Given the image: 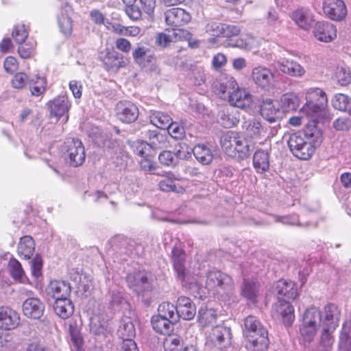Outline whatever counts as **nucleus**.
Here are the masks:
<instances>
[{
  "instance_id": "e2e57ef3",
  "label": "nucleus",
  "mask_w": 351,
  "mask_h": 351,
  "mask_svg": "<svg viewBox=\"0 0 351 351\" xmlns=\"http://www.w3.org/2000/svg\"><path fill=\"white\" fill-rule=\"evenodd\" d=\"M223 24L217 22H211L207 24L206 27V32L212 36H222L223 30Z\"/></svg>"
},
{
  "instance_id": "a19ab883",
  "label": "nucleus",
  "mask_w": 351,
  "mask_h": 351,
  "mask_svg": "<svg viewBox=\"0 0 351 351\" xmlns=\"http://www.w3.org/2000/svg\"><path fill=\"white\" fill-rule=\"evenodd\" d=\"M198 321L203 326L214 324L217 318L216 311L206 306H202L198 311Z\"/></svg>"
},
{
  "instance_id": "8fccbe9b",
  "label": "nucleus",
  "mask_w": 351,
  "mask_h": 351,
  "mask_svg": "<svg viewBox=\"0 0 351 351\" xmlns=\"http://www.w3.org/2000/svg\"><path fill=\"white\" fill-rule=\"evenodd\" d=\"M335 330H330L328 328H322L318 348L332 351V347L334 342L332 333Z\"/></svg>"
},
{
  "instance_id": "bb28decb",
  "label": "nucleus",
  "mask_w": 351,
  "mask_h": 351,
  "mask_svg": "<svg viewBox=\"0 0 351 351\" xmlns=\"http://www.w3.org/2000/svg\"><path fill=\"white\" fill-rule=\"evenodd\" d=\"M324 110L319 109L314 101L306 103L300 110V114L305 115L306 118L309 119L307 124L309 126L315 127V124L318 122L319 118L322 116Z\"/></svg>"
},
{
  "instance_id": "a211bd4d",
  "label": "nucleus",
  "mask_w": 351,
  "mask_h": 351,
  "mask_svg": "<svg viewBox=\"0 0 351 351\" xmlns=\"http://www.w3.org/2000/svg\"><path fill=\"white\" fill-rule=\"evenodd\" d=\"M322 313V327L335 330L339 324L340 311L333 304L326 305Z\"/></svg>"
},
{
  "instance_id": "09e8293b",
  "label": "nucleus",
  "mask_w": 351,
  "mask_h": 351,
  "mask_svg": "<svg viewBox=\"0 0 351 351\" xmlns=\"http://www.w3.org/2000/svg\"><path fill=\"white\" fill-rule=\"evenodd\" d=\"M158 186L160 190L165 192L172 191L182 193L184 191V188L180 185H177L171 176H167L160 180Z\"/></svg>"
},
{
  "instance_id": "338daca9",
  "label": "nucleus",
  "mask_w": 351,
  "mask_h": 351,
  "mask_svg": "<svg viewBox=\"0 0 351 351\" xmlns=\"http://www.w3.org/2000/svg\"><path fill=\"white\" fill-rule=\"evenodd\" d=\"M267 23L272 27H278L280 25V20L277 11L274 8H270L267 12Z\"/></svg>"
},
{
  "instance_id": "bf43d9fd",
  "label": "nucleus",
  "mask_w": 351,
  "mask_h": 351,
  "mask_svg": "<svg viewBox=\"0 0 351 351\" xmlns=\"http://www.w3.org/2000/svg\"><path fill=\"white\" fill-rule=\"evenodd\" d=\"M108 324L106 322L100 321L99 316L93 315L90 319V328L96 334L103 333L106 330Z\"/></svg>"
},
{
  "instance_id": "ddd939ff",
  "label": "nucleus",
  "mask_w": 351,
  "mask_h": 351,
  "mask_svg": "<svg viewBox=\"0 0 351 351\" xmlns=\"http://www.w3.org/2000/svg\"><path fill=\"white\" fill-rule=\"evenodd\" d=\"M100 59L108 71H117L127 64V60L123 56L114 50L107 49L105 52H101Z\"/></svg>"
},
{
  "instance_id": "0e129e2a",
  "label": "nucleus",
  "mask_w": 351,
  "mask_h": 351,
  "mask_svg": "<svg viewBox=\"0 0 351 351\" xmlns=\"http://www.w3.org/2000/svg\"><path fill=\"white\" fill-rule=\"evenodd\" d=\"M30 263L32 274L34 278H38L42 274L43 262L41 257L37 255L30 261Z\"/></svg>"
},
{
  "instance_id": "4d7b16f0",
  "label": "nucleus",
  "mask_w": 351,
  "mask_h": 351,
  "mask_svg": "<svg viewBox=\"0 0 351 351\" xmlns=\"http://www.w3.org/2000/svg\"><path fill=\"white\" fill-rule=\"evenodd\" d=\"M29 78L25 73H16L12 80V86L14 88L21 89L29 83Z\"/></svg>"
},
{
  "instance_id": "e433bc0d",
  "label": "nucleus",
  "mask_w": 351,
  "mask_h": 351,
  "mask_svg": "<svg viewBox=\"0 0 351 351\" xmlns=\"http://www.w3.org/2000/svg\"><path fill=\"white\" fill-rule=\"evenodd\" d=\"M332 105L335 109L346 112L351 116V99L346 95H335L332 99Z\"/></svg>"
},
{
  "instance_id": "423d86ee",
  "label": "nucleus",
  "mask_w": 351,
  "mask_h": 351,
  "mask_svg": "<svg viewBox=\"0 0 351 351\" xmlns=\"http://www.w3.org/2000/svg\"><path fill=\"white\" fill-rule=\"evenodd\" d=\"M251 79L257 87L266 91L273 90L276 84L274 72L264 66H258L253 68Z\"/></svg>"
},
{
  "instance_id": "4468645a",
  "label": "nucleus",
  "mask_w": 351,
  "mask_h": 351,
  "mask_svg": "<svg viewBox=\"0 0 351 351\" xmlns=\"http://www.w3.org/2000/svg\"><path fill=\"white\" fill-rule=\"evenodd\" d=\"M247 341V346L254 351H264L269 345L268 332L266 328H261L245 335Z\"/></svg>"
},
{
  "instance_id": "603ef678",
  "label": "nucleus",
  "mask_w": 351,
  "mask_h": 351,
  "mask_svg": "<svg viewBox=\"0 0 351 351\" xmlns=\"http://www.w3.org/2000/svg\"><path fill=\"white\" fill-rule=\"evenodd\" d=\"M165 351H180L182 348V341L180 337L169 336L164 341Z\"/></svg>"
},
{
  "instance_id": "412c9836",
  "label": "nucleus",
  "mask_w": 351,
  "mask_h": 351,
  "mask_svg": "<svg viewBox=\"0 0 351 351\" xmlns=\"http://www.w3.org/2000/svg\"><path fill=\"white\" fill-rule=\"evenodd\" d=\"M278 69L283 73L293 77H301L305 74V69L293 60L282 58L277 62Z\"/></svg>"
},
{
  "instance_id": "79ce46f5",
  "label": "nucleus",
  "mask_w": 351,
  "mask_h": 351,
  "mask_svg": "<svg viewBox=\"0 0 351 351\" xmlns=\"http://www.w3.org/2000/svg\"><path fill=\"white\" fill-rule=\"evenodd\" d=\"M150 121L157 128L165 130L169 126L172 119L167 113L156 111L150 115Z\"/></svg>"
},
{
  "instance_id": "f8f14e48",
  "label": "nucleus",
  "mask_w": 351,
  "mask_h": 351,
  "mask_svg": "<svg viewBox=\"0 0 351 351\" xmlns=\"http://www.w3.org/2000/svg\"><path fill=\"white\" fill-rule=\"evenodd\" d=\"M116 112L118 119L125 123L134 122L139 114L137 106L128 101H119L117 104Z\"/></svg>"
},
{
  "instance_id": "69168bd1",
  "label": "nucleus",
  "mask_w": 351,
  "mask_h": 351,
  "mask_svg": "<svg viewBox=\"0 0 351 351\" xmlns=\"http://www.w3.org/2000/svg\"><path fill=\"white\" fill-rule=\"evenodd\" d=\"M13 348L11 335L0 332V350L10 351Z\"/></svg>"
},
{
  "instance_id": "58836bf2",
  "label": "nucleus",
  "mask_w": 351,
  "mask_h": 351,
  "mask_svg": "<svg viewBox=\"0 0 351 351\" xmlns=\"http://www.w3.org/2000/svg\"><path fill=\"white\" fill-rule=\"evenodd\" d=\"M306 97L310 99H315V104H317L319 109L324 110L327 106L328 99L324 91L319 88H310L306 91Z\"/></svg>"
},
{
  "instance_id": "49530a36",
  "label": "nucleus",
  "mask_w": 351,
  "mask_h": 351,
  "mask_svg": "<svg viewBox=\"0 0 351 351\" xmlns=\"http://www.w3.org/2000/svg\"><path fill=\"white\" fill-rule=\"evenodd\" d=\"M132 56L138 64H143L145 60L150 63L155 62V57L149 54L148 50L144 47H136L132 52Z\"/></svg>"
},
{
  "instance_id": "c9c22d12",
  "label": "nucleus",
  "mask_w": 351,
  "mask_h": 351,
  "mask_svg": "<svg viewBox=\"0 0 351 351\" xmlns=\"http://www.w3.org/2000/svg\"><path fill=\"white\" fill-rule=\"evenodd\" d=\"M173 253V262L175 270L178 276L180 279H184L186 276V269L184 267L185 254L180 250L174 249Z\"/></svg>"
},
{
  "instance_id": "39448f33",
  "label": "nucleus",
  "mask_w": 351,
  "mask_h": 351,
  "mask_svg": "<svg viewBox=\"0 0 351 351\" xmlns=\"http://www.w3.org/2000/svg\"><path fill=\"white\" fill-rule=\"evenodd\" d=\"M64 281H51L47 287L48 295L55 300L53 304L55 313L60 318L66 319V292Z\"/></svg>"
},
{
  "instance_id": "473e14b6",
  "label": "nucleus",
  "mask_w": 351,
  "mask_h": 351,
  "mask_svg": "<svg viewBox=\"0 0 351 351\" xmlns=\"http://www.w3.org/2000/svg\"><path fill=\"white\" fill-rule=\"evenodd\" d=\"M193 154L198 162L203 165H208L213 159L210 149L204 144H198L193 149Z\"/></svg>"
},
{
  "instance_id": "0eeeda50",
  "label": "nucleus",
  "mask_w": 351,
  "mask_h": 351,
  "mask_svg": "<svg viewBox=\"0 0 351 351\" xmlns=\"http://www.w3.org/2000/svg\"><path fill=\"white\" fill-rule=\"evenodd\" d=\"M242 134L249 141L256 142L267 134V126L260 119L251 118L243 121L241 125Z\"/></svg>"
},
{
  "instance_id": "4c0bfd02",
  "label": "nucleus",
  "mask_w": 351,
  "mask_h": 351,
  "mask_svg": "<svg viewBox=\"0 0 351 351\" xmlns=\"http://www.w3.org/2000/svg\"><path fill=\"white\" fill-rule=\"evenodd\" d=\"M218 121L224 128H231L239 123L238 117L228 108H223L218 114Z\"/></svg>"
},
{
  "instance_id": "4be33fe9",
  "label": "nucleus",
  "mask_w": 351,
  "mask_h": 351,
  "mask_svg": "<svg viewBox=\"0 0 351 351\" xmlns=\"http://www.w3.org/2000/svg\"><path fill=\"white\" fill-rule=\"evenodd\" d=\"M45 305L36 298L26 299L23 304V314L29 318L39 319L43 315Z\"/></svg>"
},
{
  "instance_id": "f03ea898",
  "label": "nucleus",
  "mask_w": 351,
  "mask_h": 351,
  "mask_svg": "<svg viewBox=\"0 0 351 351\" xmlns=\"http://www.w3.org/2000/svg\"><path fill=\"white\" fill-rule=\"evenodd\" d=\"M256 142L247 140L234 132H228L221 138V145L226 154L232 157L244 159L254 149Z\"/></svg>"
},
{
  "instance_id": "3c124183",
  "label": "nucleus",
  "mask_w": 351,
  "mask_h": 351,
  "mask_svg": "<svg viewBox=\"0 0 351 351\" xmlns=\"http://www.w3.org/2000/svg\"><path fill=\"white\" fill-rule=\"evenodd\" d=\"M281 104L283 110L290 111L295 110L298 106V97L293 93H286L281 98Z\"/></svg>"
},
{
  "instance_id": "f3484780",
  "label": "nucleus",
  "mask_w": 351,
  "mask_h": 351,
  "mask_svg": "<svg viewBox=\"0 0 351 351\" xmlns=\"http://www.w3.org/2000/svg\"><path fill=\"white\" fill-rule=\"evenodd\" d=\"M67 154L69 155L70 165L73 167L80 166L85 160L84 147L78 139L73 138L71 141H67Z\"/></svg>"
},
{
  "instance_id": "a18cd8bd",
  "label": "nucleus",
  "mask_w": 351,
  "mask_h": 351,
  "mask_svg": "<svg viewBox=\"0 0 351 351\" xmlns=\"http://www.w3.org/2000/svg\"><path fill=\"white\" fill-rule=\"evenodd\" d=\"M118 335L123 340H130L134 337L136 332L133 323L129 320H123L118 329Z\"/></svg>"
},
{
  "instance_id": "a878e982",
  "label": "nucleus",
  "mask_w": 351,
  "mask_h": 351,
  "mask_svg": "<svg viewBox=\"0 0 351 351\" xmlns=\"http://www.w3.org/2000/svg\"><path fill=\"white\" fill-rule=\"evenodd\" d=\"M228 99L232 106L240 108L248 107L252 102V97L249 92L240 87L232 92Z\"/></svg>"
},
{
  "instance_id": "de8ad7c7",
  "label": "nucleus",
  "mask_w": 351,
  "mask_h": 351,
  "mask_svg": "<svg viewBox=\"0 0 351 351\" xmlns=\"http://www.w3.org/2000/svg\"><path fill=\"white\" fill-rule=\"evenodd\" d=\"M334 78L341 86H346L351 82V73L350 69L346 66H337Z\"/></svg>"
},
{
  "instance_id": "1a4fd4ad",
  "label": "nucleus",
  "mask_w": 351,
  "mask_h": 351,
  "mask_svg": "<svg viewBox=\"0 0 351 351\" xmlns=\"http://www.w3.org/2000/svg\"><path fill=\"white\" fill-rule=\"evenodd\" d=\"M271 314L276 319H282L286 326H291L295 319L293 306L283 299H279L273 305Z\"/></svg>"
},
{
  "instance_id": "9d476101",
  "label": "nucleus",
  "mask_w": 351,
  "mask_h": 351,
  "mask_svg": "<svg viewBox=\"0 0 351 351\" xmlns=\"http://www.w3.org/2000/svg\"><path fill=\"white\" fill-rule=\"evenodd\" d=\"M151 275L145 271L130 274L127 277L129 286L138 294L152 289Z\"/></svg>"
},
{
  "instance_id": "aec40b11",
  "label": "nucleus",
  "mask_w": 351,
  "mask_h": 351,
  "mask_svg": "<svg viewBox=\"0 0 351 351\" xmlns=\"http://www.w3.org/2000/svg\"><path fill=\"white\" fill-rule=\"evenodd\" d=\"M314 35L320 41L330 42L337 36L336 27L328 22L319 21L314 27Z\"/></svg>"
},
{
  "instance_id": "774afa93",
  "label": "nucleus",
  "mask_w": 351,
  "mask_h": 351,
  "mask_svg": "<svg viewBox=\"0 0 351 351\" xmlns=\"http://www.w3.org/2000/svg\"><path fill=\"white\" fill-rule=\"evenodd\" d=\"M351 335V320L346 321L343 325L340 336L341 343H346Z\"/></svg>"
},
{
  "instance_id": "5701e85b",
  "label": "nucleus",
  "mask_w": 351,
  "mask_h": 351,
  "mask_svg": "<svg viewBox=\"0 0 351 351\" xmlns=\"http://www.w3.org/2000/svg\"><path fill=\"white\" fill-rule=\"evenodd\" d=\"M175 149V152L170 151L161 152L158 156L160 162L166 166H174L178 163V160H184L190 156V153L184 150L183 147L180 146L179 149L176 147Z\"/></svg>"
},
{
  "instance_id": "c85d7f7f",
  "label": "nucleus",
  "mask_w": 351,
  "mask_h": 351,
  "mask_svg": "<svg viewBox=\"0 0 351 351\" xmlns=\"http://www.w3.org/2000/svg\"><path fill=\"white\" fill-rule=\"evenodd\" d=\"M253 166L257 173H262L267 171L269 167V156L267 151L257 150L253 157Z\"/></svg>"
},
{
  "instance_id": "680f3d73",
  "label": "nucleus",
  "mask_w": 351,
  "mask_h": 351,
  "mask_svg": "<svg viewBox=\"0 0 351 351\" xmlns=\"http://www.w3.org/2000/svg\"><path fill=\"white\" fill-rule=\"evenodd\" d=\"M172 30L171 31V37L173 38V42H177L180 40H186L191 38V33L186 29H182L180 27H171Z\"/></svg>"
},
{
  "instance_id": "c756f323",
  "label": "nucleus",
  "mask_w": 351,
  "mask_h": 351,
  "mask_svg": "<svg viewBox=\"0 0 351 351\" xmlns=\"http://www.w3.org/2000/svg\"><path fill=\"white\" fill-rule=\"evenodd\" d=\"M172 319L164 318L158 315L154 316L152 319V325L154 330L158 333L169 335L173 330V323Z\"/></svg>"
},
{
  "instance_id": "9b49d317",
  "label": "nucleus",
  "mask_w": 351,
  "mask_h": 351,
  "mask_svg": "<svg viewBox=\"0 0 351 351\" xmlns=\"http://www.w3.org/2000/svg\"><path fill=\"white\" fill-rule=\"evenodd\" d=\"M323 11L324 14L333 21H341L347 14V10L342 0H324Z\"/></svg>"
},
{
  "instance_id": "f704fd0d",
  "label": "nucleus",
  "mask_w": 351,
  "mask_h": 351,
  "mask_svg": "<svg viewBox=\"0 0 351 351\" xmlns=\"http://www.w3.org/2000/svg\"><path fill=\"white\" fill-rule=\"evenodd\" d=\"M34 241L30 236H25L21 238L17 250L21 256L29 259L34 252Z\"/></svg>"
},
{
  "instance_id": "f257e3e1",
  "label": "nucleus",
  "mask_w": 351,
  "mask_h": 351,
  "mask_svg": "<svg viewBox=\"0 0 351 351\" xmlns=\"http://www.w3.org/2000/svg\"><path fill=\"white\" fill-rule=\"evenodd\" d=\"M205 288L221 300L228 301L234 295V283L230 276L221 271L214 270L206 274Z\"/></svg>"
},
{
  "instance_id": "7ed1b4c3",
  "label": "nucleus",
  "mask_w": 351,
  "mask_h": 351,
  "mask_svg": "<svg viewBox=\"0 0 351 351\" xmlns=\"http://www.w3.org/2000/svg\"><path fill=\"white\" fill-rule=\"evenodd\" d=\"M288 145L292 154L301 160L309 159L315 150L311 137L302 132L292 134L289 136Z\"/></svg>"
},
{
  "instance_id": "cd10ccee",
  "label": "nucleus",
  "mask_w": 351,
  "mask_h": 351,
  "mask_svg": "<svg viewBox=\"0 0 351 351\" xmlns=\"http://www.w3.org/2000/svg\"><path fill=\"white\" fill-rule=\"evenodd\" d=\"M291 18L295 23L303 29H308L314 21L313 14L306 9L295 10L292 13Z\"/></svg>"
},
{
  "instance_id": "052dcab7",
  "label": "nucleus",
  "mask_w": 351,
  "mask_h": 351,
  "mask_svg": "<svg viewBox=\"0 0 351 351\" xmlns=\"http://www.w3.org/2000/svg\"><path fill=\"white\" fill-rule=\"evenodd\" d=\"M167 129L168 134L175 139H181L184 137V129L177 123L171 121Z\"/></svg>"
},
{
  "instance_id": "20e7f679",
  "label": "nucleus",
  "mask_w": 351,
  "mask_h": 351,
  "mask_svg": "<svg viewBox=\"0 0 351 351\" xmlns=\"http://www.w3.org/2000/svg\"><path fill=\"white\" fill-rule=\"evenodd\" d=\"M322 313L315 307L307 308L303 314L300 333L304 340L311 342L322 326Z\"/></svg>"
},
{
  "instance_id": "2eb2a0df",
  "label": "nucleus",
  "mask_w": 351,
  "mask_h": 351,
  "mask_svg": "<svg viewBox=\"0 0 351 351\" xmlns=\"http://www.w3.org/2000/svg\"><path fill=\"white\" fill-rule=\"evenodd\" d=\"M167 25L171 27H180L187 24L191 20V15L184 9L173 8L165 13Z\"/></svg>"
},
{
  "instance_id": "b1692460",
  "label": "nucleus",
  "mask_w": 351,
  "mask_h": 351,
  "mask_svg": "<svg viewBox=\"0 0 351 351\" xmlns=\"http://www.w3.org/2000/svg\"><path fill=\"white\" fill-rule=\"evenodd\" d=\"M176 310L178 317H180L185 320L192 319L196 313L195 306L191 300L184 296L178 298Z\"/></svg>"
},
{
  "instance_id": "2f4dec72",
  "label": "nucleus",
  "mask_w": 351,
  "mask_h": 351,
  "mask_svg": "<svg viewBox=\"0 0 351 351\" xmlns=\"http://www.w3.org/2000/svg\"><path fill=\"white\" fill-rule=\"evenodd\" d=\"M241 289L243 297L254 300L259 293V284L253 279L244 278Z\"/></svg>"
},
{
  "instance_id": "13d9d810",
  "label": "nucleus",
  "mask_w": 351,
  "mask_h": 351,
  "mask_svg": "<svg viewBox=\"0 0 351 351\" xmlns=\"http://www.w3.org/2000/svg\"><path fill=\"white\" fill-rule=\"evenodd\" d=\"M70 334L71 342L76 351H82L83 339L80 335L79 329L77 327H73L70 325Z\"/></svg>"
},
{
  "instance_id": "72a5a7b5",
  "label": "nucleus",
  "mask_w": 351,
  "mask_h": 351,
  "mask_svg": "<svg viewBox=\"0 0 351 351\" xmlns=\"http://www.w3.org/2000/svg\"><path fill=\"white\" fill-rule=\"evenodd\" d=\"M215 87L218 93L221 94V97L226 99L239 86L234 77H228L222 80L219 84H217Z\"/></svg>"
},
{
  "instance_id": "dca6fc26",
  "label": "nucleus",
  "mask_w": 351,
  "mask_h": 351,
  "mask_svg": "<svg viewBox=\"0 0 351 351\" xmlns=\"http://www.w3.org/2000/svg\"><path fill=\"white\" fill-rule=\"evenodd\" d=\"M19 323L20 316L16 311L8 306L0 307V329L13 330Z\"/></svg>"
},
{
  "instance_id": "7c9ffc66",
  "label": "nucleus",
  "mask_w": 351,
  "mask_h": 351,
  "mask_svg": "<svg viewBox=\"0 0 351 351\" xmlns=\"http://www.w3.org/2000/svg\"><path fill=\"white\" fill-rule=\"evenodd\" d=\"M47 105L51 117L58 119L66 112V99L64 95L58 96L52 101H49Z\"/></svg>"
},
{
  "instance_id": "c03bdc74",
  "label": "nucleus",
  "mask_w": 351,
  "mask_h": 351,
  "mask_svg": "<svg viewBox=\"0 0 351 351\" xmlns=\"http://www.w3.org/2000/svg\"><path fill=\"white\" fill-rule=\"evenodd\" d=\"M158 316H160L164 318H167L169 319H172V321L177 322L178 313L176 310V306H175L173 304L169 302H162L160 304L158 308Z\"/></svg>"
},
{
  "instance_id": "6e6d98bb",
  "label": "nucleus",
  "mask_w": 351,
  "mask_h": 351,
  "mask_svg": "<svg viewBox=\"0 0 351 351\" xmlns=\"http://www.w3.org/2000/svg\"><path fill=\"white\" fill-rule=\"evenodd\" d=\"M19 45L18 49L19 56L24 59L30 58L34 52L36 42L33 40H28L27 43Z\"/></svg>"
},
{
  "instance_id": "393cba45",
  "label": "nucleus",
  "mask_w": 351,
  "mask_h": 351,
  "mask_svg": "<svg viewBox=\"0 0 351 351\" xmlns=\"http://www.w3.org/2000/svg\"><path fill=\"white\" fill-rule=\"evenodd\" d=\"M274 291L280 297L287 300H295L298 295L295 285L292 281L278 280L274 285Z\"/></svg>"
},
{
  "instance_id": "864d4df0",
  "label": "nucleus",
  "mask_w": 351,
  "mask_h": 351,
  "mask_svg": "<svg viewBox=\"0 0 351 351\" xmlns=\"http://www.w3.org/2000/svg\"><path fill=\"white\" fill-rule=\"evenodd\" d=\"M12 36L17 44H22L28 37V32L24 24H19L14 26Z\"/></svg>"
},
{
  "instance_id": "ea45409f",
  "label": "nucleus",
  "mask_w": 351,
  "mask_h": 351,
  "mask_svg": "<svg viewBox=\"0 0 351 351\" xmlns=\"http://www.w3.org/2000/svg\"><path fill=\"white\" fill-rule=\"evenodd\" d=\"M8 269L11 276L20 282H25L27 280L21 263L15 258L10 260Z\"/></svg>"
},
{
  "instance_id": "6ab92c4d",
  "label": "nucleus",
  "mask_w": 351,
  "mask_h": 351,
  "mask_svg": "<svg viewBox=\"0 0 351 351\" xmlns=\"http://www.w3.org/2000/svg\"><path fill=\"white\" fill-rule=\"evenodd\" d=\"M260 111L263 118L271 123L280 119L283 114L278 102H274L270 99H267L263 101Z\"/></svg>"
},
{
  "instance_id": "37998d69",
  "label": "nucleus",
  "mask_w": 351,
  "mask_h": 351,
  "mask_svg": "<svg viewBox=\"0 0 351 351\" xmlns=\"http://www.w3.org/2000/svg\"><path fill=\"white\" fill-rule=\"evenodd\" d=\"M149 138V145L150 148L156 149L162 148L167 143V136L165 134H162L157 130L149 131L147 132Z\"/></svg>"
},
{
  "instance_id": "6e6552de",
  "label": "nucleus",
  "mask_w": 351,
  "mask_h": 351,
  "mask_svg": "<svg viewBox=\"0 0 351 351\" xmlns=\"http://www.w3.org/2000/svg\"><path fill=\"white\" fill-rule=\"evenodd\" d=\"M231 339L230 328L223 325H217L213 328L208 336V341L221 351L230 347Z\"/></svg>"
},
{
  "instance_id": "5fc2aeb1",
  "label": "nucleus",
  "mask_w": 351,
  "mask_h": 351,
  "mask_svg": "<svg viewBox=\"0 0 351 351\" xmlns=\"http://www.w3.org/2000/svg\"><path fill=\"white\" fill-rule=\"evenodd\" d=\"M245 335L265 328L261 322L254 316L250 315L245 319Z\"/></svg>"
}]
</instances>
